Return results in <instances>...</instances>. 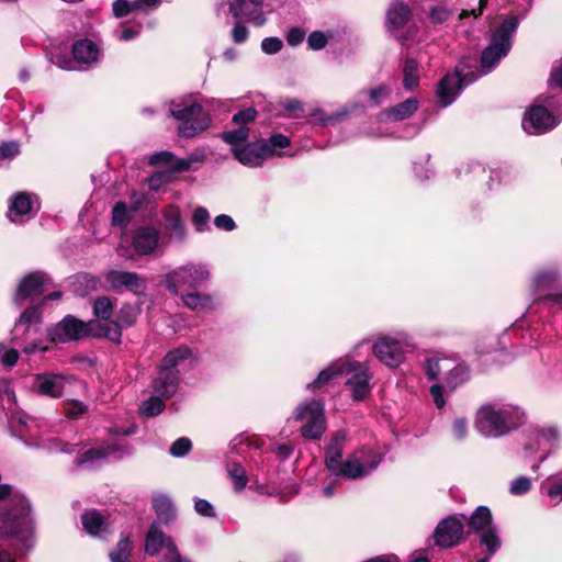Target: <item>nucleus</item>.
<instances>
[{
  "label": "nucleus",
  "mask_w": 562,
  "mask_h": 562,
  "mask_svg": "<svg viewBox=\"0 0 562 562\" xmlns=\"http://www.w3.org/2000/svg\"><path fill=\"white\" fill-rule=\"evenodd\" d=\"M168 398L159 395V394H154L151 393V395L143 402V404L140 405L139 407V413L142 416H145V417H155V416H158L159 414H161L166 407V404L165 402L167 401Z\"/></svg>",
  "instance_id": "79ce46f5"
},
{
  "label": "nucleus",
  "mask_w": 562,
  "mask_h": 562,
  "mask_svg": "<svg viewBox=\"0 0 562 562\" xmlns=\"http://www.w3.org/2000/svg\"><path fill=\"white\" fill-rule=\"evenodd\" d=\"M29 445L37 448H43L48 452L72 453L75 451L74 445L61 442L58 438L55 437L38 438L34 443Z\"/></svg>",
  "instance_id": "c03bdc74"
},
{
  "label": "nucleus",
  "mask_w": 562,
  "mask_h": 562,
  "mask_svg": "<svg viewBox=\"0 0 562 562\" xmlns=\"http://www.w3.org/2000/svg\"><path fill=\"white\" fill-rule=\"evenodd\" d=\"M94 324V322L86 324L85 322L68 315L48 329V337L53 342L60 344L78 340L87 336L90 331V327Z\"/></svg>",
  "instance_id": "ddd939ff"
},
{
  "label": "nucleus",
  "mask_w": 562,
  "mask_h": 562,
  "mask_svg": "<svg viewBox=\"0 0 562 562\" xmlns=\"http://www.w3.org/2000/svg\"><path fill=\"white\" fill-rule=\"evenodd\" d=\"M103 279L108 289L128 291L136 296H144L148 288L147 279L134 271L110 269L104 272Z\"/></svg>",
  "instance_id": "f8f14e48"
},
{
  "label": "nucleus",
  "mask_w": 562,
  "mask_h": 562,
  "mask_svg": "<svg viewBox=\"0 0 562 562\" xmlns=\"http://www.w3.org/2000/svg\"><path fill=\"white\" fill-rule=\"evenodd\" d=\"M524 411L509 403L482 405L474 420V428L484 437L499 438L518 428L524 422Z\"/></svg>",
  "instance_id": "f257e3e1"
},
{
  "label": "nucleus",
  "mask_w": 562,
  "mask_h": 562,
  "mask_svg": "<svg viewBox=\"0 0 562 562\" xmlns=\"http://www.w3.org/2000/svg\"><path fill=\"white\" fill-rule=\"evenodd\" d=\"M267 158L274 155H283L281 149L288 148L291 144L290 138L283 134H272L268 139H261Z\"/></svg>",
  "instance_id": "37998d69"
},
{
  "label": "nucleus",
  "mask_w": 562,
  "mask_h": 562,
  "mask_svg": "<svg viewBox=\"0 0 562 562\" xmlns=\"http://www.w3.org/2000/svg\"><path fill=\"white\" fill-rule=\"evenodd\" d=\"M81 522L85 530L93 537H102L108 530L104 517L94 509L85 512L81 515Z\"/></svg>",
  "instance_id": "473e14b6"
},
{
  "label": "nucleus",
  "mask_w": 562,
  "mask_h": 562,
  "mask_svg": "<svg viewBox=\"0 0 562 562\" xmlns=\"http://www.w3.org/2000/svg\"><path fill=\"white\" fill-rule=\"evenodd\" d=\"M38 196L29 192H16L10 199L8 218L21 223L34 217L40 210Z\"/></svg>",
  "instance_id": "dca6fc26"
},
{
  "label": "nucleus",
  "mask_w": 562,
  "mask_h": 562,
  "mask_svg": "<svg viewBox=\"0 0 562 562\" xmlns=\"http://www.w3.org/2000/svg\"><path fill=\"white\" fill-rule=\"evenodd\" d=\"M411 20V9L402 1H393L386 12L387 31L397 40L404 42L408 37L404 35L403 30L408 25Z\"/></svg>",
  "instance_id": "6ab92c4d"
},
{
  "label": "nucleus",
  "mask_w": 562,
  "mask_h": 562,
  "mask_svg": "<svg viewBox=\"0 0 562 562\" xmlns=\"http://www.w3.org/2000/svg\"><path fill=\"white\" fill-rule=\"evenodd\" d=\"M165 106L168 109L169 117L180 122L178 134L181 137H194L210 126V115L193 94L176 97L166 102Z\"/></svg>",
  "instance_id": "f03ea898"
},
{
  "label": "nucleus",
  "mask_w": 562,
  "mask_h": 562,
  "mask_svg": "<svg viewBox=\"0 0 562 562\" xmlns=\"http://www.w3.org/2000/svg\"><path fill=\"white\" fill-rule=\"evenodd\" d=\"M492 513L486 506H479L469 518V527L472 531L480 533L490 527H494L492 524Z\"/></svg>",
  "instance_id": "4c0bfd02"
},
{
  "label": "nucleus",
  "mask_w": 562,
  "mask_h": 562,
  "mask_svg": "<svg viewBox=\"0 0 562 562\" xmlns=\"http://www.w3.org/2000/svg\"><path fill=\"white\" fill-rule=\"evenodd\" d=\"M451 435L456 440H463L468 436V423L463 417H457L451 426Z\"/></svg>",
  "instance_id": "0e129e2a"
},
{
  "label": "nucleus",
  "mask_w": 562,
  "mask_h": 562,
  "mask_svg": "<svg viewBox=\"0 0 562 562\" xmlns=\"http://www.w3.org/2000/svg\"><path fill=\"white\" fill-rule=\"evenodd\" d=\"M93 314L98 319L111 321L114 308V301L105 295L99 296L93 301Z\"/></svg>",
  "instance_id": "de8ad7c7"
},
{
  "label": "nucleus",
  "mask_w": 562,
  "mask_h": 562,
  "mask_svg": "<svg viewBox=\"0 0 562 562\" xmlns=\"http://www.w3.org/2000/svg\"><path fill=\"white\" fill-rule=\"evenodd\" d=\"M519 25L517 16L506 18L493 30L488 46L481 55V69L472 64L470 59V72H476L479 78L491 72L502 58L507 56L512 48V38Z\"/></svg>",
  "instance_id": "20e7f679"
},
{
  "label": "nucleus",
  "mask_w": 562,
  "mask_h": 562,
  "mask_svg": "<svg viewBox=\"0 0 562 562\" xmlns=\"http://www.w3.org/2000/svg\"><path fill=\"white\" fill-rule=\"evenodd\" d=\"M385 451L380 445H366L342 460L330 471L333 476L359 480L374 472L383 461Z\"/></svg>",
  "instance_id": "39448f33"
},
{
  "label": "nucleus",
  "mask_w": 562,
  "mask_h": 562,
  "mask_svg": "<svg viewBox=\"0 0 562 562\" xmlns=\"http://www.w3.org/2000/svg\"><path fill=\"white\" fill-rule=\"evenodd\" d=\"M40 321V307L31 306L20 315L11 331V342L15 346H21L26 355L46 350V348H42L35 341H29L30 336L38 331L37 324Z\"/></svg>",
  "instance_id": "9b49d317"
},
{
  "label": "nucleus",
  "mask_w": 562,
  "mask_h": 562,
  "mask_svg": "<svg viewBox=\"0 0 562 562\" xmlns=\"http://www.w3.org/2000/svg\"><path fill=\"white\" fill-rule=\"evenodd\" d=\"M226 471L233 483L234 491L236 493L243 492L249 482L245 467L237 461H229L226 464Z\"/></svg>",
  "instance_id": "c9c22d12"
},
{
  "label": "nucleus",
  "mask_w": 562,
  "mask_h": 562,
  "mask_svg": "<svg viewBox=\"0 0 562 562\" xmlns=\"http://www.w3.org/2000/svg\"><path fill=\"white\" fill-rule=\"evenodd\" d=\"M345 385L353 401L360 402L369 397L372 391L373 372L368 361H358L352 356L344 357Z\"/></svg>",
  "instance_id": "1a4fd4ad"
},
{
  "label": "nucleus",
  "mask_w": 562,
  "mask_h": 562,
  "mask_svg": "<svg viewBox=\"0 0 562 562\" xmlns=\"http://www.w3.org/2000/svg\"><path fill=\"white\" fill-rule=\"evenodd\" d=\"M20 153L19 144L16 142H5L0 145V162L10 160L18 156Z\"/></svg>",
  "instance_id": "774afa93"
},
{
  "label": "nucleus",
  "mask_w": 562,
  "mask_h": 562,
  "mask_svg": "<svg viewBox=\"0 0 562 562\" xmlns=\"http://www.w3.org/2000/svg\"><path fill=\"white\" fill-rule=\"evenodd\" d=\"M192 448L191 440L186 437L177 439L169 448V453L176 458H182L189 453Z\"/></svg>",
  "instance_id": "4d7b16f0"
},
{
  "label": "nucleus",
  "mask_w": 562,
  "mask_h": 562,
  "mask_svg": "<svg viewBox=\"0 0 562 562\" xmlns=\"http://www.w3.org/2000/svg\"><path fill=\"white\" fill-rule=\"evenodd\" d=\"M479 536L481 544L487 548V554L493 555L501 548L502 542L495 526L483 530V532H480Z\"/></svg>",
  "instance_id": "09e8293b"
},
{
  "label": "nucleus",
  "mask_w": 562,
  "mask_h": 562,
  "mask_svg": "<svg viewBox=\"0 0 562 562\" xmlns=\"http://www.w3.org/2000/svg\"><path fill=\"white\" fill-rule=\"evenodd\" d=\"M536 438L539 448L551 450L559 445L560 434L555 427H546L537 430Z\"/></svg>",
  "instance_id": "49530a36"
},
{
  "label": "nucleus",
  "mask_w": 562,
  "mask_h": 562,
  "mask_svg": "<svg viewBox=\"0 0 562 562\" xmlns=\"http://www.w3.org/2000/svg\"><path fill=\"white\" fill-rule=\"evenodd\" d=\"M66 380V376L56 373L35 374L32 387L41 395L56 398L63 395Z\"/></svg>",
  "instance_id": "4be33fe9"
},
{
  "label": "nucleus",
  "mask_w": 562,
  "mask_h": 562,
  "mask_svg": "<svg viewBox=\"0 0 562 562\" xmlns=\"http://www.w3.org/2000/svg\"><path fill=\"white\" fill-rule=\"evenodd\" d=\"M170 542V540L166 542L165 533L159 528V524L153 522L146 536L145 552L148 555H155L162 546L166 544L168 548Z\"/></svg>",
  "instance_id": "72a5a7b5"
},
{
  "label": "nucleus",
  "mask_w": 562,
  "mask_h": 562,
  "mask_svg": "<svg viewBox=\"0 0 562 562\" xmlns=\"http://www.w3.org/2000/svg\"><path fill=\"white\" fill-rule=\"evenodd\" d=\"M560 123L558 116L553 115L542 105H532L524 114L521 126L530 135H539L554 128Z\"/></svg>",
  "instance_id": "4468645a"
},
{
  "label": "nucleus",
  "mask_w": 562,
  "mask_h": 562,
  "mask_svg": "<svg viewBox=\"0 0 562 562\" xmlns=\"http://www.w3.org/2000/svg\"><path fill=\"white\" fill-rule=\"evenodd\" d=\"M418 106L419 102L416 98H408L394 106L381 111L376 115V120L381 123L403 121L411 117L418 110Z\"/></svg>",
  "instance_id": "cd10ccee"
},
{
  "label": "nucleus",
  "mask_w": 562,
  "mask_h": 562,
  "mask_svg": "<svg viewBox=\"0 0 562 562\" xmlns=\"http://www.w3.org/2000/svg\"><path fill=\"white\" fill-rule=\"evenodd\" d=\"M50 283L52 279L45 272L35 271L29 273L19 283L13 299L14 303L18 306H22L25 300L38 297Z\"/></svg>",
  "instance_id": "a211bd4d"
},
{
  "label": "nucleus",
  "mask_w": 562,
  "mask_h": 562,
  "mask_svg": "<svg viewBox=\"0 0 562 562\" xmlns=\"http://www.w3.org/2000/svg\"><path fill=\"white\" fill-rule=\"evenodd\" d=\"M137 11L133 0H115L112 4V12L115 18H124L127 14Z\"/></svg>",
  "instance_id": "13d9d810"
},
{
  "label": "nucleus",
  "mask_w": 562,
  "mask_h": 562,
  "mask_svg": "<svg viewBox=\"0 0 562 562\" xmlns=\"http://www.w3.org/2000/svg\"><path fill=\"white\" fill-rule=\"evenodd\" d=\"M419 83V68L416 59L407 57L403 66V86L407 91L414 90Z\"/></svg>",
  "instance_id": "ea45409f"
},
{
  "label": "nucleus",
  "mask_w": 562,
  "mask_h": 562,
  "mask_svg": "<svg viewBox=\"0 0 562 562\" xmlns=\"http://www.w3.org/2000/svg\"><path fill=\"white\" fill-rule=\"evenodd\" d=\"M71 53L75 61L79 65L78 69L86 70L99 63L101 49L97 43L91 40L82 38L72 44Z\"/></svg>",
  "instance_id": "412c9836"
},
{
  "label": "nucleus",
  "mask_w": 562,
  "mask_h": 562,
  "mask_svg": "<svg viewBox=\"0 0 562 562\" xmlns=\"http://www.w3.org/2000/svg\"><path fill=\"white\" fill-rule=\"evenodd\" d=\"M132 245L139 255H150L159 246V231L151 226H140L134 234Z\"/></svg>",
  "instance_id": "393cba45"
},
{
  "label": "nucleus",
  "mask_w": 562,
  "mask_h": 562,
  "mask_svg": "<svg viewBox=\"0 0 562 562\" xmlns=\"http://www.w3.org/2000/svg\"><path fill=\"white\" fill-rule=\"evenodd\" d=\"M463 521L457 516L443 518L434 531V540L438 547L452 548L463 540Z\"/></svg>",
  "instance_id": "f3484780"
},
{
  "label": "nucleus",
  "mask_w": 562,
  "mask_h": 562,
  "mask_svg": "<svg viewBox=\"0 0 562 562\" xmlns=\"http://www.w3.org/2000/svg\"><path fill=\"white\" fill-rule=\"evenodd\" d=\"M562 279V271L558 267L539 269L532 278L531 286L536 293L551 289Z\"/></svg>",
  "instance_id": "c756f323"
},
{
  "label": "nucleus",
  "mask_w": 562,
  "mask_h": 562,
  "mask_svg": "<svg viewBox=\"0 0 562 562\" xmlns=\"http://www.w3.org/2000/svg\"><path fill=\"white\" fill-rule=\"evenodd\" d=\"M344 357L336 359L324 368L317 376L306 384L305 389L310 392H315L325 387L331 380L344 375Z\"/></svg>",
  "instance_id": "c85d7f7f"
},
{
  "label": "nucleus",
  "mask_w": 562,
  "mask_h": 562,
  "mask_svg": "<svg viewBox=\"0 0 562 562\" xmlns=\"http://www.w3.org/2000/svg\"><path fill=\"white\" fill-rule=\"evenodd\" d=\"M259 448V445L256 439H250L248 437H236L231 442V452L239 456H245L246 452L251 448Z\"/></svg>",
  "instance_id": "603ef678"
},
{
  "label": "nucleus",
  "mask_w": 562,
  "mask_h": 562,
  "mask_svg": "<svg viewBox=\"0 0 562 562\" xmlns=\"http://www.w3.org/2000/svg\"><path fill=\"white\" fill-rule=\"evenodd\" d=\"M470 63L462 59L457 66L453 74H447L437 85L436 99L437 103L447 108L451 105L459 93L469 85L479 79L476 72H470Z\"/></svg>",
  "instance_id": "6e6552de"
},
{
  "label": "nucleus",
  "mask_w": 562,
  "mask_h": 562,
  "mask_svg": "<svg viewBox=\"0 0 562 562\" xmlns=\"http://www.w3.org/2000/svg\"><path fill=\"white\" fill-rule=\"evenodd\" d=\"M453 364V360L445 357H429L425 360L424 370L428 379L436 380Z\"/></svg>",
  "instance_id": "58836bf2"
},
{
  "label": "nucleus",
  "mask_w": 562,
  "mask_h": 562,
  "mask_svg": "<svg viewBox=\"0 0 562 562\" xmlns=\"http://www.w3.org/2000/svg\"><path fill=\"white\" fill-rule=\"evenodd\" d=\"M447 375L445 378L446 386L453 391L458 386L462 385L469 380V369L465 364L454 363L447 369Z\"/></svg>",
  "instance_id": "e433bc0d"
},
{
  "label": "nucleus",
  "mask_w": 562,
  "mask_h": 562,
  "mask_svg": "<svg viewBox=\"0 0 562 562\" xmlns=\"http://www.w3.org/2000/svg\"><path fill=\"white\" fill-rule=\"evenodd\" d=\"M263 146L266 145L261 143V139L254 143H246L241 147L236 148L233 156L244 166L250 168L259 167L267 159Z\"/></svg>",
  "instance_id": "a878e982"
},
{
  "label": "nucleus",
  "mask_w": 562,
  "mask_h": 562,
  "mask_svg": "<svg viewBox=\"0 0 562 562\" xmlns=\"http://www.w3.org/2000/svg\"><path fill=\"white\" fill-rule=\"evenodd\" d=\"M20 353L14 348H7L4 344L0 342V363L5 368H12L16 364Z\"/></svg>",
  "instance_id": "6e6d98bb"
},
{
  "label": "nucleus",
  "mask_w": 562,
  "mask_h": 562,
  "mask_svg": "<svg viewBox=\"0 0 562 562\" xmlns=\"http://www.w3.org/2000/svg\"><path fill=\"white\" fill-rule=\"evenodd\" d=\"M130 222V212L124 202H117L112 209V224L125 226Z\"/></svg>",
  "instance_id": "5fc2aeb1"
},
{
  "label": "nucleus",
  "mask_w": 562,
  "mask_h": 562,
  "mask_svg": "<svg viewBox=\"0 0 562 562\" xmlns=\"http://www.w3.org/2000/svg\"><path fill=\"white\" fill-rule=\"evenodd\" d=\"M186 307L194 312L211 311L215 307L213 297L207 293L188 292L180 294Z\"/></svg>",
  "instance_id": "2f4dec72"
},
{
  "label": "nucleus",
  "mask_w": 562,
  "mask_h": 562,
  "mask_svg": "<svg viewBox=\"0 0 562 562\" xmlns=\"http://www.w3.org/2000/svg\"><path fill=\"white\" fill-rule=\"evenodd\" d=\"M210 278V270L204 263H187L165 276L166 289L173 295H179L182 288L196 289Z\"/></svg>",
  "instance_id": "9d476101"
},
{
  "label": "nucleus",
  "mask_w": 562,
  "mask_h": 562,
  "mask_svg": "<svg viewBox=\"0 0 562 562\" xmlns=\"http://www.w3.org/2000/svg\"><path fill=\"white\" fill-rule=\"evenodd\" d=\"M153 507L158 519L165 524H168L176 518L175 506L167 495H155L153 497Z\"/></svg>",
  "instance_id": "f704fd0d"
},
{
  "label": "nucleus",
  "mask_w": 562,
  "mask_h": 562,
  "mask_svg": "<svg viewBox=\"0 0 562 562\" xmlns=\"http://www.w3.org/2000/svg\"><path fill=\"white\" fill-rule=\"evenodd\" d=\"M292 418L300 423L302 437L318 440L327 428L324 403L319 400H308L300 403L293 411Z\"/></svg>",
  "instance_id": "0eeeda50"
},
{
  "label": "nucleus",
  "mask_w": 562,
  "mask_h": 562,
  "mask_svg": "<svg viewBox=\"0 0 562 562\" xmlns=\"http://www.w3.org/2000/svg\"><path fill=\"white\" fill-rule=\"evenodd\" d=\"M248 137L249 130L247 126H238L235 130L227 131L222 134V139L231 146L232 153H234L236 148L245 145Z\"/></svg>",
  "instance_id": "a18cd8bd"
},
{
  "label": "nucleus",
  "mask_w": 562,
  "mask_h": 562,
  "mask_svg": "<svg viewBox=\"0 0 562 562\" xmlns=\"http://www.w3.org/2000/svg\"><path fill=\"white\" fill-rule=\"evenodd\" d=\"M327 43V36L321 31H314L307 36V45L313 50L323 49Z\"/></svg>",
  "instance_id": "69168bd1"
},
{
  "label": "nucleus",
  "mask_w": 562,
  "mask_h": 562,
  "mask_svg": "<svg viewBox=\"0 0 562 562\" xmlns=\"http://www.w3.org/2000/svg\"><path fill=\"white\" fill-rule=\"evenodd\" d=\"M451 15V11L443 4H437L430 9L429 19L434 23H443Z\"/></svg>",
  "instance_id": "338daca9"
},
{
  "label": "nucleus",
  "mask_w": 562,
  "mask_h": 562,
  "mask_svg": "<svg viewBox=\"0 0 562 562\" xmlns=\"http://www.w3.org/2000/svg\"><path fill=\"white\" fill-rule=\"evenodd\" d=\"M164 228L167 238L177 244L186 241L188 231L181 217V212L178 206L168 205L162 211Z\"/></svg>",
  "instance_id": "aec40b11"
},
{
  "label": "nucleus",
  "mask_w": 562,
  "mask_h": 562,
  "mask_svg": "<svg viewBox=\"0 0 562 562\" xmlns=\"http://www.w3.org/2000/svg\"><path fill=\"white\" fill-rule=\"evenodd\" d=\"M345 440L346 435L344 431H337L330 438L325 454V464L329 472L333 469H336V467L342 461Z\"/></svg>",
  "instance_id": "7c9ffc66"
},
{
  "label": "nucleus",
  "mask_w": 562,
  "mask_h": 562,
  "mask_svg": "<svg viewBox=\"0 0 562 562\" xmlns=\"http://www.w3.org/2000/svg\"><path fill=\"white\" fill-rule=\"evenodd\" d=\"M191 221L196 232L203 233L207 231L210 222L209 211L203 206H198L193 211Z\"/></svg>",
  "instance_id": "864d4df0"
},
{
  "label": "nucleus",
  "mask_w": 562,
  "mask_h": 562,
  "mask_svg": "<svg viewBox=\"0 0 562 562\" xmlns=\"http://www.w3.org/2000/svg\"><path fill=\"white\" fill-rule=\"evenodd\" d=\"M283 47V42L279 37H266L261 42V49L267 55L278 54Z\"/></svg>",
  "instance_id": "e2e57ef3"
},
{
  "label": "nucleus",
  "mask_w": 562,
  "mask_h": 562,
  "mask_svg": "<svg viewBox=\"0 0 562 562\" xmlns=\"http://www.w3.org/2000/svg\"><path fill=\"white\" fill-rule=\"evenodd\" d=\"M133 550L132 541L128 538H122L116 548L109 553L111 562H130Z\"/></svg>",
  "instance_id": "8fccbe9b"
},
{
  "label": "nucleus",
  "mask_w": 562,
  "mask_h": 562,
  "mask_svg": "<svg viewBox=\"0 0 562 562\" xmlns=\"http://www.w3.org/2000/svg\"><path fill=\"white\" fill-rule=\"evenodd\" d=\"M391 88L386 85H380L375 88L369 89L366 91L368 94L370 104L373 106H378L385 102L391 95Z\"/></svg>",
  "instance_id": "3c124183"
},
{
  "label": "nucleus",
  "mask_w": 562,
  "mask_h": 562,
  "mask_svg": "<svg viewBox=\"0 0 562 562\" xmlns=\"http://www.w3.org/2000/svg\"><path fill=\"white\" fill-rule=\"evenodd\" d=\"M194 360L193 350L187 346H180L166 353L158 367L173 371L180 375V370Z\"/></svg>",
  "instance_id": "bb28decb"
},
{
  "label": "nucleus",
  "mask_w": 562,
  "mask_h": 562,
  "mask_svg": "<svg viewBox=\"0 0 562 562\" xmlns=\"http://www.w3.org/2000/svg\"><path fill=\"white\" fill-rule=\"evenodd\" d=\"M171 178L172 175L170 171H158L148 178L147 183L151 190L158 191L162 186L170 182Z\"/></svg>",
  "instance_id": "bf43d9fd"
},
{
  "label": "nucleus",
  "mask_w": 562,
  "mask_h": 562,
  "mask_svg": "<svg viewBox=\"0 0 562 562\" xmlns=\"http://www.w3.org/2000/svg\"><path fill=\"white\" fill-rule=\"evenodd\" d=\"M180 385V375L173 371H167L160 367L151 380L150 390L154 394H159L166 398H171L176 395Z\"/></svg>",
  "instance_id": "b1692460"
},
{
  "label": "nucleus",
  "mask_w": 562,
  "mask_h": 562,
  "mask_svg": "<svg viewBox=\"0 0 562 562\" xmlns=\"http://www.w3.org/2000/svg\"><path fill=\"white\" fill-rule=\"evenodd\" d=\"M119 450L115 443L108 445L104 448H92L82 453L77 460L76 464L83 465L88 463H92L97 460L104 459L113 454Z\"/></svg>",
  "instance_id": "a19ab883"
},
{
  "label": "nucleus",
  "mask_w": 562,
  "mask_h": 562,
  "mask_svg": "<svg viewBox=\"0 0 562 562\" xmlns=\"http://www.w3.org/2000/svg\"><path fill=\"white\" fill-rule=\"evenodd\" d=\"M414 348V338L405 330L381 335L371 346L373 356L390 369L398 368L405 361L407 351Z\"/></svg>",
  "instance_id": "423d86ee"
},
{
  "label": "nucleus",
  "mask_w": 562,
  "mask_h": 562,
  "mask_svg": "<svg viewBox=\"0 0 562 562\" xmlns=\"http://www.w3.org/2000/svg\"><path fill=\"white\" fill-rule=\"evenodd\" d=\"M229 12L234 18L244 16L257 26H261L266 22L262 12V0H232Z\"/></svg>",
  "instance_id": "5701e85b"
},
{
  "label": "nucleus",
  "mask_w": 562,
  "mask_h": 562,
  "mask_svg": "<svg viewBox=\"0 0 562 562\" xmlns=\"http://www.w3.org/2000/svg\"><path fill=\"white\" fill-rule=\"evenodd\" d=\"M33 532L31 506L22 494H14L0 512V537H14L29 547Z\"/></svg>",
  "instance_id": "7ed1b4c3"
},
{
  "label": "nucleus",
  "mask_w": 562,
  "mask_h": 562,
  "mask_svg": "<svg viewBox=\"0 0 562 562\" xmlns=\"http://www.w3.org/2000/svg\"><path fill=\"white\" fill-rule=\"evenodd\" d=\"M232 41L235 44H243L247 41L249 36V31L247 26L239 20L234 23V26L231 31Z\"/></svg>",
  "instance_id": "052dcab7"
},
{
  "label": "nucleus",
  "mask_w": 562,
  "mask_h": 562,
  "mask_svg": "<svg viewBox=\"0 0 562 562\" xmlns=\"http://www.w3.org/2000/svg\"><path fill=\"white\" fill-rule=\"evenodd\" d=\"M139 310L131 303H124L116 313V319L100 326L98 336L105 337L114 342H120L122 329L132 327L138 317Z\"/></svg>",
  "instance_id": "2eb2a0df"
},
{
  "label": "nucleus",
  "mask_w": 562,
  "mask_h": 562,
  "mask_svg": "<svg viewBox=\"0 0 562 562\" xmlns=\"http://www.w3.org/2000/svg\"><path fill=\"white\" fill-rule=\"evenodd\" d=\"M530 487L531 480L527 476H520L512 481L509 492L513 495H524L530 490Z\"/></svg>",
  "instance_id": "680f3d73"
}]
</instances>
